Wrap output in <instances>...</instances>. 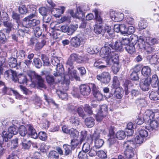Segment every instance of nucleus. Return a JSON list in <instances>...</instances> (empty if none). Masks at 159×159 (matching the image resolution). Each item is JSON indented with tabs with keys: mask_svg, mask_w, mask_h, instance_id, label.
<instances>
[{
	"mask_svg": "<svg viewBox=\"0 0 159 159\" xmlns=\"http://www.w3.org/2000/svg\"><path fill=\"white\" fill-rule=\"evenodd\" d=\"M150 120L147 121V124L146 125V128L149 130H152L157 128L158 125L157 122L155 120Z\"/></svg>",
	"mask_w": 159,
	"mask_h": 159,
	"instance_id": "nucleus-10",
	"label": "nucleus"
},
{
	"mask_svg": "<svg viewBox=\"0 0 159 159\" xmlns=\"http://www.w3.org/2000/svg\"><path fill=\"white\" fill-rule=\"evenodd\" d=\"M96 78L102 83L107 84L111 80V76L109 72L104 71L100 74L97 75Z\"/></svg>",
	"mask_w": 159,
	"mask_h": 159,
	"instance_id": "nucleus-6",
	"label": "nucleus"
},
{
	"mask_svg": "<svg viewBox=\"0 0 159 159\" xmlns=\"http://www.w3.org/2000/svg\"><path fill=\"white\" fill-rule=\"evenodd\" d=\"M82 151L85 152H87L90 150V145L88 143H86L84 144L82 148Z\"/></svg>",
	"mask_w": 159,
	"mask_h": 159,
	"instance_id": "nucleus-62",
	"label": "nucleus"
},
{
	"mask_svg": "<svg viewBox=\"0 0 159 159\" xmlns=\"http://www.w3.org/2000/svg\"><path fill=\"white\" fill-rule=\"evenodd\" d=\"M149 81V78L148 77L140 82V87L142 90L147 91L148 90L150 85Z\"/></svg>",
	"mask_w": 159,
	"mask_h": 159,
	"instance_id": "nucleus-12",
	"label": "nucleus"
},
{
	"mask_svg": "<svg viewBox=\"0 0 159 159\" xmlns=\"http://www.w3.org/2000/svg\"><path fill=\"white\" fill-rule=\"evenodd\" d=\"M115 95L117 99H121L123 96V91L121 87H118L115 90Z\"/></svg>",
	"mask_w": 159,
	"mask_h": 159,
	"instance_id": "nucleus-23",
	"label": "nucleus"
},
{
	"mask_svg": "<svg viewBox=\"0 0 159 159\" xmlns=\"http://www.w3.org/2000/svg\"><path fill=\"white\" fill-rule=\"evenodd\" d=\"M144 138L139 135L136 136L135 138V141L136 144H140L143 143Z\"/></svg>",
	"mask_w": 159,
	"mask_h": 159,
	"instance_id": "nucleus-60",
	"label": "nucleus"
},
{
	"mask_svg": "<svg viewBox=\"0 0 159 159\" xmlns=\"http://www.w3.org/2000/svg\"><path fill=\"white\" fill-rule=\"evenodd\" d=\"M17 74L16 72L11 69L7 70L5 71L4 74L5 77L8 78L11 77L12 80L15 82H16V75Z\"/></svg>",
	"mask_w": 159,
	"mask_h": 159,
	"instance_id": "nucleus-14",
	"label": "nucleus"
},
{
	"mask_svg": "<svg viewBox=\"0 0 159 159\" xmlns=\"http://www.w3.org/2000/svg\"><path fill=\"white\" fill-rule=\"evenodd\" d=\"M33 11V12L30 15L28 16L23 19V23L26 25V27L29 28L35 26L39 25L40 23V21L39 20L33 19L37 16V10L35 8H34Z\"/></svg>",
	"mask_w": 159,
	"mask_h": 159,
	"instance_id": "nucleus-2",
	"label": "nucleus"
},
{
	"mask_svg": "<svg viewBox=\"0 0 159 159\" xmlns=\"http://www.w3.org/2000/svg\"><path fill=\"white\" fill-rule=\"evenodd\" d=\"M134 148H126L125 154L126 158L130 159L133 157L134 155Z\"/></svg>",
	"mask_w": 159,
	"mask_h": 159,
	"instance_id": "nucleus-16",
	"label": "nucleus"
},
{
	"mask_svg": "<svg viewBox=\"0 0 159 159\" xmlns=\"http://www.w3.org/2000/svg\"><path fill=\"white\" fill-rule=\"evenodd\" d=\"M41 58L43 62L44 66H48L50 65L49 58L47 56L42 54Z\"/></svg>",
	"mask_w": 159,
	"mask_h": 159,
	"instance_id": "nucleus-39",
	"label": "nucleus"
},
{
	"mask_svg": "<svg viewBox=\"0 0 159 159\" xmlns=\"http://www.w3.org/2000/svg\"><path fill=\"white\" fill-rule=\"evenodd\" d=\"M36 79L37 80V83L39 87L46 89V86L44 84V80L39 75H36Z\"/></svg>",
	"mask_w": 159,
	"mask_h": 159,
	"instance_id": "nucleus-18",
	"label": "nucleus"
},
{
	"mask_svg": "<svg viewBox=\"0 0 159 159\" xmlns=\"http://www.w3.org/2000/svg\"><path fill=\"white\" fill-rule=\"evenodd\" d=\"M144 49L148 54L152 53L155 50V47L149 44L146 46Z\"/></svg>",
	"mask_w": 159,
	"mask_h": 159,
	"instance_id": "nucleus-45",
	"label": "nucleus"
},
{
	"mask_svg": "<svg viewBox=\"0 0 159 159\" xmlns=\"http://www.w3.org/2000/svg\"><path fill=\"white\" fill-rule=\"evenodd\" d=\"M113 63V64L111 68L114 73H116L119 70L120 66L119 63L117 61H113L111 64Z\"/></svg>",
	"mask_w": 159,
	"mask_h": 159,
	"instance_id": "nucleus-33",
	"label": "nucleus"
},
{
	"mask_svg": "<svg viewBox=\"0 0 159 159\" xmlns=\"http://www.w3.org/2000/svg\"><path fill=\"white\" fill-rule=\"evenodd\" d=\"M136 103L141 107L145 106L147 105V103L145 99L143 98L138 99L136 100Z\"/></svg>",
	"mask_w": 159,
	"mask_h": 159,
	"instance_id": "nucleus-50",
	"label": "nucleus"
},
{
	"mask_svg": "<svg viewBox=\"0 0 159 159\" xmlns=\"http://www.w3.org/2000/svg\"><path fill=\"white\" fill-rule=\"evenodd\" d=\"M16 56L19 58H24L25 57L26 53L25 51L20 50L16 53Z\"/></svg>",
	"mask_w": 159,
	"mask_h": 159,
	"instance_id": "nucleus-53",
	"label": "nucleus"
},
{
	"mask_svg": "<svg viewBox=\"0 0 159 159\" xmlns=\"http://www.w3.org/2000/svg\"><path fill=\"white\" fill-rule=\"evenodd\" d=\"M124 15L122 13H114L113 16H111L112 19L116 22L121 21L123 19Z\"/></svg>",
	"mask_w": 159,
	"mask_h": 159,
	"instance_id": "nucleus-20",
	"label": "nucleus"
},
{
	"mask_svg": "<svg viewBox=\"0 0 159 159\" xmlns=\"http://www.w3.org/2000/svg\"><path fill=\"white\" fill-rule=\"evenodd\" d=\"M48 157L50 159H58L59 158V155L55 151L50 152L49 153Z\"/></svg>",
	"mask_w": 159,
	"mask_h": 159,
	"instance_id": "nucleus-51",
	"label": "nucleus"
},
{
	"mask_svg": "<svg viewBox=\"0 0 159 159\" xmlns=\"http://www.w3.org/2000/svg\"><path fill=\"white\" fill-rule=\"evenodd\" d=\"M70 122L73 125V126H78L79 125V121L78 117L75 116H72L70 119Z\"/></svg>",
	"mask_w": 159,
	"mask_h": 159,
	"instance_id": "nucleus-41",
	"label": "nucleus"
},
{
	"mask_svg": "<svg viewBox=\"0 0 159 159\" xmlns=\"http://www.w3.org/2000/svg\"><path fill=\"white\" fill-rule=\"evenodd\" d=\"M64 12V10L63 9H59L54 8L52 11V14L55 17H57L60 16Z\"/></svg>",
	"mask_w": 159,
	"mask_h": 159,
	"instance_id": "nucleus-27",
	"label": "nucleus"
},
{
	"mask_svg": "<svg viewBox=\"0 0 159 159\" xmlns=\"http://www.w3.org/2000/svg\"><path fill=\"white\" fill-rule=\"evenodd\" d=\"M149 80H150V84H151L152 87L156 88L158 87L159 82L157 75H153L151 78H149Z\"/></svg>",
	"mask_w": 159,
	"mask_h": 159,
	"instance_id": "nucleus-15",
	"label": "nucleus"
},
{
	"mask_svg": "<svg viewBox=\"0 0 159 159\" xmlns=\"http://www.w3.org/2000/svg\"><path fill=\"white\" fill-rule=\"evenodd\" d=\"M93 95L98 101L101 100L103 98V95L99 91L93 93Z\"/></svg>",
	"mask_w": 159,
	"mask_h": 159,
	"instance_id": "nucleus-63",
	"label": "nucleus"
},
{
	"mask_svg": "<svg viewBox=\"0 0 159 159\" xmlns=\"http://www.w3.org/2000/svg\"><path fill=\"white\" fill-rule=\"evenodd\" d=\"M100 133L98 131H95L93 135V140H94L95 147L98 148L102 146L104 143V141L100 138Z\"/></svg>",
	"mask_w": 159,
	"mask_h": 159,
	"instance_id": "nucleus-8",
	"label": "nucleus"
},
{
	"mask_svg": "<svg viewBox=\"0 0 159 159\" xmlns=\"http://www.w3.org/2000/svg\"><path fill=\"white\" fill-rule=\"evenodd\" d=\"M69 134L70 136L73 137L74 139L71 140V146L73 147H75L77 146V140L76 138L79 135V132L76 129L72 128L70 129Z\"/></svg>",
	"mask_w": 159,
	"mask_h": 159,
	"instance_id": "nucleus-9",
	"label": "nucleus"
},
{
	"mask_svg": "<svg viewBox=\"0 0 159 159\" xmlns=\"http://www.w3.org/2000/svg\"><path fill=\"white\" fill-rule=\"evenodd\" d=\"M158 59V57L156 54H154L152 56L150 59V63L152 64H155L157 61Z\"/></svg>",
	"mask_w": 159,
	"mask_h": 159,
	"instance_id": "nucleus-59",
	"label": "nucleus"
},
{
	"mask_svg": "<svg viewBox=\"0 0 159 159\" xmlns=\"http://www.w3.org/2000/svg\"><path fill=\"white\" fill-rule=\"evenodd\" d=\"M33 64L37 68H39L42 66V63L40 60L38 58H34Z\"/></svg>",
	"mask_w": 159,
	"mask_h": 159,
	"instance_id": "nucleus-44",
	"label": "nucleus"
},
{
	"mask_svg": "<svg viewBox=\"0 0 159 159\" xmlns=\"http://www.w3.org/2000/svg\"><path fill=\"white\" fill-rule=\"evenodd\" d=\"M39 139L43 141H45L47 139L46 134L44 132L41 131L39 132L38 135Z\"/></svg>",
	"mask_w": 159,
	"mask_h": 159,
	"instance_id": "nucleus-56",
	"label": "nucleus"
},
{
	"mask_svg": "<svg viewBox=\"0 0 159 159\" xmlns=\"http://www.w3.org/2000/svg\"><path fill=\"white\" fill-rule=\"evenodd\" d=\"M65 155H68L71 154L72 150V146L68 144H64L63 146Z\"/></svg>",
	"mask_w": 159,
	"mask_h": 159,
	"instance_id": "nucleus-26",
	"label": "nucleus"
},
{
	"mask_svg": "<svg viewBox=\"0 0 159 159\" xmlns=\"http://www.w3.org/2000/svg\"><path fill=\"white\" fill-rule=\"evenodd\" d=\"M139 134L140 136L144 138L148 136V132L144 129H141L139 131Z\"/></svg>",
	"mask_w": 159,
	"mask_h": 159,
	"instance_id": "nucleus-61",
	"label": "nucleus"
},
{
	"mask_svg": "<svg viewBox=\"0 0 159 159\" xmlns=\"http://www.w3.org/2000/svg\"><path fill=\"white\" fill-rule=\"evenodd\" d=\"M120 84L117 77L116 76H114L113 78L112 86L114 89L120 87H119Z\"/></svg>",
	"mask_w": 159,
	"mask_h": 159,
	"instance_id": "nucleus-52",
	"label": "nucleus"
},
{
	"mask_svg": "<svg viewBox=\"0 0 159 159\" xmlns=\"http://www.w3.org/2000/svg\"><path fill=\"white\" fill-rule=\"evenodd\" d=\"M154 113L152 111L148 110L146 111L145 114L142 116H139L136 119L135 121L139 125L142 124L144 122H147V121L152 120L154 118Z\"/></svg>",
	"mask_w": 159,
	"mask_h": 159,
	"instance_id": "nucleus-3",
	"label": "nucleus"
},
{
	"mask_svg": "<svg viewBox=\"0 0 159 159\" xmlns=\"http://www.w3.org/2000/svg\"><path fill=\"white\" fill-rule=\"evenodd\" d=\"M9 65L11 68H15L17 64L16 58L14 57H10L8 61Z\"/></svg>",
	"mask_w": 159,
	"mask_h": 159,
	"instance_id": "nucleus-32",
	"label": "nucleus"
},
{
	"mask_svg": "<svg viewBox=\"0 0 159 159\" xmlns=\"http://www.w3.org/2000/svg\"><path fill=\"white\" fill-rule=\"evenodd\" d=\"M80 92L83 96H86L89 95L91 92L90 86L86 84H82L80 87Z\"/></svg>",
	"mask_w": 159,
	"mask_h": 159,
	"instance_id": "nucleus-11",
	"label": "nucleus"
},
{
	"mask_svg": "<svg viewBox=\"0 0 159 159\" xmlns=\"http://www.w3.org/2000/svg\"><path fill=\"white\" fill-rule=\"evenodd\" d=\"M123 46L120 40H117L115 42L112 49L116 51L121 52L123 49Z\"/></svg>",
	"mask_w": 159,
	"mask_h": 159,
	"instance_id": "nucleus-17",
	"label": "nucleus"
},
{
	"mask_svg": "<svg viewBox=\"0 0 159 159\" xmlns=\"http://www.w3.org/2000/svg\"><path fill=\"white\" fill-rule=\"evenodd\" d=\"M85 123L88 127L91 128L94 125L95 120L92 117H88L85 119Z\"/></svg>",
	"mask_w": 159,
	"mask_h": 159,
	"instance_id": "nucleus-21",
	"label": "nucleus"
},
{
	"mask_svg": "<svg viewBox=\"0 0 159 159\" xmlns=\"http://www.w3.org/2000/svg\"><path fill=\"white\" fill-rule=\"evenodd\" d=\"M63 69L62 65H60L59 67H56V72H54L53 75L56 77L60 76V75L62 73Z\"/></svg>",
	"mask_w": 159,
	"mask_h": 159,
	"instance_id": "nucleus-36",
	"label": "nucleus"
},
{
	"mask_svg": "<svg viewBox=\"0 0 159 159\" xmlns=\"http://www.w3.org/2000/svg\"><path fill=\"white\" fill-rule=\"evenodd\" d=\"M77 69L79 70L81 76L82 77L86 74V71L84 67H78Z\"/></svg>",
	"mask_w": 159,
	"mask_h": 159,
	"instance_id": "nucleus-64",
	"label": "nucleus"
},
{
	"mask_svg": "<svg viewBox=\"0 0 159 159\" xmlns=\"http://www.w3.org/2000/svg\"><path fill=\"white\" fill-rule=\"evenodd\" d=\"M78 157L79 159H88V157L86 153L82 151L79 152Z\"/></svg>",
	"mask_w": 159,
	"mask_h": 159,
	"instance_id": "nucleus-58",
	"label": "nucleus"
},
{
	"mask_svg": "<svg viewBox=\"0 0 159 159\" xmlns=\"http://www.w3.org/2000/svg\"><path fill=\"white\" fill-rule=\"evenodd\" d=\"M114 53L111 52V49L107 46H104L100 51V56L103 58H106L105 61L107 65L110 66L113 61V57Z\"/></svg>",
	"mask_w": 159,
	"mask_h": 159,
	"instance_id": "nucleus-1",
	"label": "nucleus"
},
{
	"mask_svg": "<svg viewBox=\"0 0 159 159\" xmlns=\"http://www.w3.org/2000/svg\"><path fill=\"white\" fill-rule=\"evenodd\" d=\"M4 15L5 18L2 17V20H3L4 26L7 28H12V24L10 22L7 21L8 20V15L6 13H5Z\"/></svg>",
	"mask_w": 159,
	"mask_h": 159,
	"instance_id": "nucleus-22",
	"label": "nucleus"
},
{
	"mask_svg": "<svg viewBox=\"0 0 159 159\" xmlns=\"http://www.w3.org/2000/svg\"><path fill=\"white\" fill-rule=\"evenodd\" d=\"M124 146L126 148H134V143L132 140H129L124 143Z\"/></svg>",
	"mask_w": 159,
	"mask_h": 159,
	"instance_id": "nucleus-35",
	"label": "nucleus"
},
{
	"mask_svg": "<svg viewBox=\"0 0 159 159\" xmlns=\"http://www.w3.org/2000/svg\"><path fill=\"white\" fill-rule=\"evenodd\" d=\"M138 45L141 49H144L145 48V44L143 39L141 37H140L138 40Z\"/></svg>",
	"mask_w": 159,
	"mask_h": 159,
	"instance_id": "nucleus-49",
	"label": "nucleus"
},
{
	"mask_svg": "<svg viewBox=\"0 0 159 159\" xmlns=\"http://www.w3.org/2000/svg\"><path fill=\"white\" fill-rule=\"evenodd\" d=\"M84 61V59L82 57L74 53L70 55L67 62L66 64L69 65L70 68L72 69L74 67L73 63L75 61H76L78 63H81Z\"/></svg>",
	"mask_w": 159,
	"mask_h": 159,
	"instance_id": "nucleus-4",
	"label": "nucleus"
},
{
	"mask_svg": "<svg viewBox=\"0 0 159 159\" xmlns=\"http://www.w3.org/2000/svg\"><path fill=\"white\" fill-rule=\"evenodd\" d=\"M83 38L79 36H75L72 38L70 40V43L72 46L75 48H77L80 45Z\"/></svg>",
	"mask_w": 159,
	"mask_h": 159,
	"instance_id": "nucleus-13",
	"label": "nucleus"
},
{
	"mask_svg": "<svg viewBox=\"0 0 159 159\" xmlns=\"http://www.w3.org/2000/svg\"><path fill=\"white\" fill-rule=\"evenodd\" d=\"M57 93L59 98L62 100L67 99V94L65 92H62L60 90H58L57 91Z\"/></svg>",
	"mask_w": 159,
	"mask_h": 159,
	"instance_id": "nucleus-38",
	"label": "nucleus"
},
{
	"mask_svg": "<svg viewBox=\"0 0 159 159\" xmlns=\"http://www.w3.org/2000/svg\"><path fill=\"white\" fill-rule=\"evenodd\" d=\"M18 129L16 128L15 126L13 125L10 126L8 129L7 131H5L2 132L4 137L5 138V142H7L8 139H11L12 136L13 135H16L17 134L18 132Z\"/></svg>",
	"mask_w": 159,
	"mask_h": 159,
	"instance_id": "nucleus-5",
	"label": "nucleus"
},
{
	"mask_svg": "<svg viewBox=\"0 0 159 159\" xmlns=\"http://www.w3.org/2000/svg\"><path fill=\"white\" fill-rule=\"evenodd\" d=\"M34 32L36 37H40L42 33V31L41 28L39 27H36L34 30Z\"/></svg>",
	"mask_w": 159,
	"mask_h": 159,
	"instance_id": "nucleus-47",
	"label": "nucleus"
},
{
	"mask_svg": "<svg viewBox=\"0 0 159 159\" xmlns=\"http://www.w3.org/2000/svg\"><path fill=\"white\" fill-rule=\"evenodd\" d=\"M116 136L120 140L122 139L125 137V133L123 131H119L116 133Z\"/></svg>",
	"mask_w": 159,
	"mask_h": 159,
	"instance_id": "nucleus-48",
	"label": "nucleus"
},
{
	"mask_svg": "<svg viewBox=\"0 0 159 159\" xmlns=\"http://www.w3.org/2000/svg\"><path fill=\"white\" fill-rule=\"evenodd\" d=\"M18 81L20 84H24L27 83V80L25 76L23 75H20L18 77L16 76V82Z\"/></svg>",
	"mask_w": 159,
	"mask_h": 159,
	"instance_id": "nucleus-30",
	"label": "nucleus"
},
{
	"mask_svg": "<svg viewBox=\"0 0 159 159\" xmlns=\"http://www.w3.org/2000/svg\"><path fill=\"white\" fill-rule=\"evenodd\" d=\"M65 79L70 80H73L75 79L76 81H80V78L77 74V71L76 70H71L70 67H68V72L67 74H65L64 76Z\"/></svg>",
	"mask_w": 159,
	"mask_h": 159,
	"instance_id": "nucleus-7",
	"label": "nucleus"
},
{
	"mask_svg": "<svg viewBox=\"0 0 159 159\" xmlns=\"http://www.w3.org/2000/svg\"><path fill=\"white\" fill-rule=\"evenodd\" d=\"M27 131L26 127L24 126H21L19 129V134L21 136L26 135Z\"/></svg>",
	"mask_w": 159,
	"mask_h": 159,
	"instance_id": "nucleus-54",
	"label": "nucleus"
},
{
	"mask_svg": "<svg viewBox=\"0 0 159 159\" xmlns=\"http://www.w3.org/2000/svg\"><path fill=\"white\" fill-rule=\"evenodd\" d=\"M70 84V80L69 79H65L64 77V79L61 83V87L65 91L69 89Z\"/></svg>",
	"mask_w": 159,
	"mask_h": 159,
	"instance_id": "nucleus-24",
	"label": "nucleus"
},
{
	"mask_svg": "<svg viewBox=\"0 0 159 159\" xmlns=\"http://www.w3.org/2000/svg\"><path fill=\"white\" fill-rule=\"evenodd\" d=\"M125 50L129 53L132 54L135 51L134 44H129L125 47Z\"/></svg>",
	"mask_w": 159,
	"mask_h": 159,
	"instance_id": "nucleus-31",
	"label": "nucleus"
},
{
	"mask_svg": "<svg viewBox=\"0 0 159 159\" xmlns=\"http://www.w3.org/2000/svg\"><path fill=\"white\" fill-rule=\"evenodd\" d=\"M141 73L144 76L150 75L151 74V69L148 66H144L142 69Z\"/></svg>",
	"mask_w": 159,
	"mask_h": 159,
	"instance_id": "nucleus-28",
	"label": "nucleus"
},
{
	"mask_svg": "<svg viewBox=\"0 0 159 159\" xmlns=\"http://www.w3.org/2000/svg\"><path fill=\"white\" fill-rule=\"evenodd\" d=\"M46 41L43 40L40 42H37L35 45V49L36 50H38L41 49L45 44Z\"/></svg>",
	"mask_w": 159,
	"mask_h": 159,
	"instance_id": "nucleus-42",
	"label": "nucleus"
},
{
	"mask_svg": "<svg viewBox=\"0 0 159 159\" xmlns=\"http://www.w3.org/2000/svg\"><path fill=\"white\" fill-rule=\"evenodd\" d=\"M123 46L125 47L129 44V38L127 34L124 35L121 38L120 41Z\"/></svg>",
	"mask_w": 159,
	"mask_h": 159,
	"instance_id": "nucleus-25",
	"label": "nucleus"
},
{
	"mask_svg": "<svg viewBox=\"0 0 159 159\" xmlns=\"http://www.w3.org/2000/svg\"><path fill=\"white\" fill-rule=\"evenodd\" d=\"M103 30L102 25L97 24L95 25L94 27V31L97 34H101Z\"/></svg>",
	"mask_w": 159,
	"mask_h": 159,
	"instance_id": "nucleus-34",
	"label": "nucleus"
},
{
	"mask_svg": "<svg viewBox=\"0 0 159 159\" xmlns=\"http://www.w3.org/2000/svg\"><path fill=\"white\" fill-rule=\"evenodd\" d=\"M84 17V15L83 12L80 8L79 10L77 9V12L75 14V18H78L79 19H82Z\"/></svg>",
	"mask_w": 159,
	"mask_h": 159,
	"instance_id": "nucleus-46",
	"label": "nucleus"
},
{
	"mask_svg": "<svg viewBox=\"0 0 159 159\" xmlns=\"http://www.w3.org/2000/svg\"><path fill=\"white\" fill-rule=\"evenodd\" d=\"M130 79L133 80H139V77L137 72L133 71L130 74Z\"/></svg>",
	"mask_w": 159,
	"mask_h": 159,
	"instance_id": "nucleus-57",
	"label": "nucleus"
},
{
	"mask_svg": "<svg viewBox=\"0 0 159 159\" xmlns=\"http://www.w3.org/2000/svg\"><path fill=\"white\" fill-rule=\"evenodd\" d=\"M149 98L153 100H159V95L158 92L152 91L150 93Z\"/></svg>",
	"mask_w": 159,
	"mask_h": 159,
	"instance_id": "nucleus-37",
	"label": "nucleus"
},
{
	"mask_svg": "<svg viewBox=\"0 0 159 159\" xmlns=\"http://www.w3.org/2000/svg\"><path fill=\"white\" fill-rule=\"evenodd\" d=\"M78 27V25L77 24L70 25L68 26V35H71L72 34L77 30Z\"/></svg>",
	"mask_w": 159,
	"mask_h": 159,
	"instance_id": "nucleus-29",
	"label": "nucleus"
},
{
	"mask_svg": "<svg viewBox=\"0 0 159 159\" xmlns=\"http://www.w3.org/2000/svg\"><path fill=\"white\" fill-rule=\"evenodd\" d=\"M97 155L99 158L103 159L106 158L107 156L106 153L102 150L98 151Z\"/></svg>",
	"mask_w": 159,
	"mask_h": 159,
	"instance_id": "nucleus-55",
	"label": "nucleus"
},
{
	"mask_svg": "<svg viewBox=\"0 0 159 159\" xmlns=\"http://www.w3.org/2000/svg\"><path fill=\"white\" fill-rule=\"evenodd\" d=\"M59 62V60L57 57H53L51 59V63L54 66H56L57 67H59L60 65H62Z\"/></svg>",
	"mask_w": 159,
	"mask_h": 159,
	"instance_id": "nucleus-40",
	"label": "nucleus"
},
{
	"mask_svg": "<svg viewBox=\"0 0 159 159\" xmlns=\"http://www.w3.org/2000/svg\"><path fill=\"white\" fill-rule=\"evenodd\" d=\"M28 132L29 134L30 135L31 137L34 139H36L38 137V135L35 129L30 125H28Z\"/></svg>",
	"mask_w": 159,
	"mask_h": 159,
	"instance_id": "nucleus-19",
	"label": "nucleus"
},
{
	"mask_svg": "<svg viewBox=\"0 0 159 159\" xmlns=\"http://www.w3.org/2000/svg\"><path fill=\"white\" fill-rule=\"evenodd\" d=\"M129 37V43L131 42L132 43V44H136L138 41V38L137 36L134 34L130 35L128 34Z\"/></svg>",
	"mask_w": 159,
	"mask_h": 159,
	"instance_id": "nucleus-43",
	"label": "nucleus"
}]
</instances>
